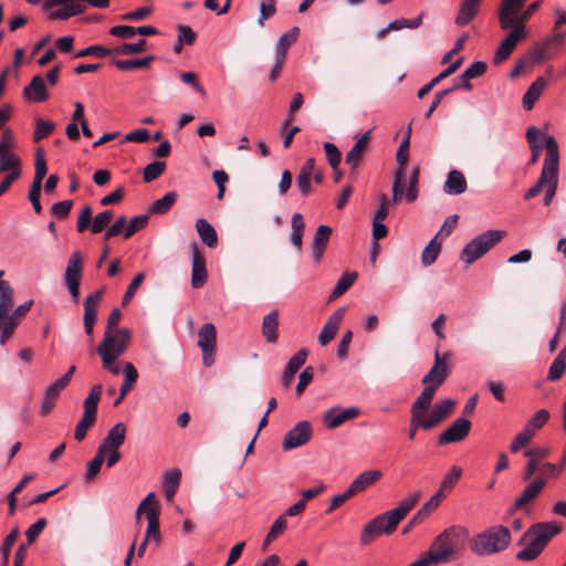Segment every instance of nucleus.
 Wrapping results in <instances>:
<instances>
[{
	"label": "nucleus",
	"instance_id": "1",
	"mask_svg": "<svg viewBox=\"0 0 566 566\" xmlns=\"http://www.w3.org/2000/svg\"><path fill=\"white\" fill-rule=\"evenodd\" d=\"M431 405L427 403V397L417 398L410 409L409 439L413 440L419 429L431 430L449 417L455 406V400L443 399L433 406L431 412L426 415Z\"/></svg>",
	"mask_w": 566,
	"mask_h": 566
},
{
	"label": "nucleus",
	"instance_id": "2",
	"mask_svg": "<svg viewBox=\"0 0 566 566\" xmlns=\"http://www.w3.org/2000/svg\"><path fill=\"white\" fill-rule=\"evenodd\" d=\"M560 531V526L554 522L533 524L517 542V545L523 548L516 554V558L524 562L536 559L549 541Z\"/></svg>",
	"mask_w": 566,
	"mask_h": 566
},
{
	"label": "nucleus",
	"instance_id": "3",
	"mask_svg": "<svg viewBox=\"0 0 566 566\" xmlns=\"http://www.w3.org/2000/svg\"><path fill=\"white\" fill-rule=\"evenodd\" d=\"M511 542L510 530L502 525L488 528L471 541V549L476 555L486 556L503 552Z\"/></svg>",
	"mask_w": 566,
	"mask_h": 566
},
{
	"label": "nucleus",
	"instance_id": "4",
	"mask_svg": "<svg viewBox=\"0 0 566 566\" xmlns=\"http://www.w3.org/2000/svg\"><path fill=\"white\" fill-rule=\"evenodd\" d=\"M460 539V530L451 526L439 534L432 542L429 551V558L437 565L448 563L455 558L457 547Z\"/></svg>",
	"mask_w": 566,
	"mask_h": 566
},
{
	"label": "nucleus",
	"instance_id": "5",
	"mask_svg": "<svg viewBox=\"0 0 566 566\" xmlns=\"http://www.w3.org/2000/svg\"><path fill=\"white\" fill-rule=\"evenodd\" d=\"M505 235L506 232L504 230L497 229L483 232L462 249V260H464L468 265L474 263L478 259L488 253Z\"/></svg>",
	"mask_w": 566,
	"mask_h": 566
},
{
	"label": "nucleus",
	"instance_id": "6",
	"mask_svg": "<svg viewBox=\"0 0 566 566\" xmlns=\"http://www.w3.org/2000/svg\"><path fill=\"white\" fill-rule=\"evenodd\" d=\"M399 523L400 521L392 515L390 510L377 515L363 527L360 533V544L367 546L373 543L375 538L381 535L392 534Z\"/></svg>",
	"mask_w": 566,
	"mask_h": 566
},
{
	"label": "nucleus",
	"instance_id": "7",
	"mask_svg": "<svg viewBox=\"0 0 566 566\" xmlns=\"http://www.w3.org/2000/svg\"><path fill=\"white\" fill-rule=\"evenodd\" d=\"M545 139V158L541 175L535 182L525 193L524 199L530 200L538 196L547 185V179L551 177V171L555 160H559V149L556 139L553 136H544Z\"/></svg>",
	"mask_w": 566,
	"mask_h": 566
},
{
	"label": "nucleus",
	"instance_id": "8",
	"mask_svg": "<svg viewBox=\"0 0 566 566\" xmlns=\"http://www.w3.org/2000/svg\"><path fill=\"white\" fill-rule=\"evenodd\" d=\"M18 142L13 130L4 128L0 137V174L22 172L21 158L14 153Z\"/></svg>",
	"mask_w": 566,
	"mask_h": 566
},
{
	"label": "nucleus",
	"instance_id": "9",
	"mask_svg": "<svg viewBox=\"0 0 566 566\" xmlns=\"http://www.w3.org/2000/svg\"><path fill=\"white\" fill-rule=\"evenodd\" d=\"M145 513L147 518V530L145 533L146 541L153 542L155 545H159L161 541L159 530V514L160 507L155 499V493H149L138 505L136 515L139 518L140 514Z\"/></svg>",
	"mask_w": 566,
	"mask_h": 566
},
{
	"label": "nucleus",
	"instance_id": "10",
	"mask_svg": "<svg viewBox=\"0 0 566 566\" xmlns=\"http://www.w3.org/2000/svg\"><path fill=\"white\" fill-rule=\"evenodd\" d=\"M447 373V354L444 355V357H441L437 352L433 367L422 379L424 388L418 398H422L423 396H426L427 403L431 405L434 392L444 381Z\"/></svg>",
	"mask_w": 566,
	"mask_h": 566
},
{
	"label": "nucleus",
	"instance_id": "11",
	"mask_svg": "<svg viewBox=\"0 0 566 566\" xmlns=\"http://www.w3.org/2000/svg\"><path fill=\"white\" fill-rule=\"evenodd\" d=\"M549 419V412L546 409L538 410L525 424L523 430L517 433L511 443V452L516 453L526 447Z\"/></svg>",
	"mask_w": 566,
	"mask_h": 566
},
{
	"label": "nucleus",
	"instance_id": "12",
	"mask_svg": "<svg viewBox=\"0 0 566 566\" xmlns=\"http://www.w3.org/2000/svg\"><path fill=\"white\" fill-rule=\"evenodd\" d=\"M43 9L48 12L50 20H67L82 14L86 10V4L81 3L80 0H46Z\"/></svg>",
	"mask_w": 566,
	"mask_h": 566
},
{
	"label": "nucleus",
	"instance_id": "13",
	"mask_svg": "<svg viewBox=\"0 0 566 566\" xmlns=\"http://www.w3.org/2000/svg\"><path fill=\"white\" fill-rule=\"evenodd\" d=\"M130 343V332L119 328L115 332H105L103 342L97 346V353H109L113 356H122Z\"/></svg>",
	"mask_w": 566,
	"mask_h": 566
},
{
	"label": "nucleus",
	"instance_id": "14",
	"mask_svg": "<svg viewBox=\"0 0 566 566\" xmlns=\"http://www.w3.org/2000/svg\"><path fill=\"white\" fill-rule=\"evenodd\" d=\"M83 273V258L80 251H74L67 261L64 280L66 287L76 302L80 297V283Z\"/></svg>",
	"mask_w": 566,
	"mask_h": 566
},
{
	"label": "nucleus",
	"instance_id": "15",
	"mask_svg": "<svg viewBox=\"0 0 566 566\" xmlns=\"http://www.w3.org/2000/svg\"><path fill=\"white\" fill-rule=\"evenodd\" d=\"M217 329L212 323H205L198 332V346L202 352V363L210 367L214 363Z\"/></svg>",
	"mask_w": 566,
	"mask_h": 566
},
{
	"label": "nucleus",
	"instance_id": "16",
	"mask_svg": "<svg viewBox=\"0 0 566 566\" xmlns=\"http://www.w3.org/2000/svg\"><path fill=\"white\" fill-rule=\"evenodd\" d=\"M312 437L308 421L297 422L283 438L282 448L285 451L304 446Z\"/></svg>",
	"mask_w": 566,
	"mask_h": 566
},
{
	"label": "nucleus",
	"instance_id": "17",
	"mask_svg": "<svg viewBox=\"0 0 566 566\" xmlns=\"http://www.w3.org/2000/svg\"><path fill=\"white\" fill-rule=\"evenodd\" d=\"M544 486V478L535 476V479L525 486L521 495L515 500L512 509L510 510V514H513L516 510H525L530 513L527 505L538 496Z\"/></svg>",
	"mask_w": 566,
	"mask_h": 566
},
{
	"label": "nucleus",
	"instance_id": "18",
	"mask_svg": "<svg viewBox=\"0 0 566 566\" xmlns=\"http://www.w3.org/2000/svg\"><path fill=\"white\" fill-rule=\"evenodd\" d=\"M358 415L359 409L356 407H350L347 409L334 407L324 412L323 422L327 429H336L344 422L356 418Z\"/></svg>",
	"mask_w": 566,
	"mask_h": 566
},
{
	"label": "nucleus",
	"instance_id": "19",
	"mask_svg": "<svg viewBox=\"0 0 566 566\" xmlns=\"http://www.w3.org/2000/svg\"><path fill=\"white\" fill-rule=\"evenodd\" d=\"M527 0H502L499 10L500 27L503 30H510L515 24L516 15L523 9Z\"/></svg>",
	"mask_w": 566,
	"mask_h": 566
},
{
	"label": "nucleus",
	"instance_id": "20",
	"mask_svg": "<svg viewBox=\"0 0 566 566\" xmlns=\"http://www.w3.org/2000/svg\"><path fill=\"white\" fill-rule=\"evenodd\" d=\"M526 36V32L517 29H511L505 39L500 43L494 57V64L499 65L504 62L513 52L516 44Z\"/></svg>",
	"mask_w": 566,
	"mask_h": 566
},
{
	"label": "nucleus",
	"instance_id": "21",
	"mask_svg": "<svg viewBox=\"0 0 566 566\" xmlns=\"http://www.w3.org/2000/svg\"><path fill=\"white\" fill-rule=\"evenodd\" d=\"M208 279L206 269V260L201 255L197 243L192 244V268H191V286L193 289L202 287Z\"/></svg>",
	"mask_w": 566,
	"mask_h": 566
},
{
	"label": "nucleus",
	"instance_id": "22",
	"mask_svg": "<svg viewBox=\"0 0 566 566\" xmlns=\"http://www.w3.org/2000/svg\"><path fill=\"white\" fill-rule=\"evenodd\" d=\"M370 130L363 134L354 144L352 149L346 154L345 163L350 167L352 174L359 167L369 144Z\"/></svg>",
	"mask_w": 566,
	"mask_h": 566
},
{
	"label": "nucleus",
	"instance_id": "23",
	"mask_svg": "<svg viewBox=\"0 0 566 566\" xmlns=\"http://www.w3.org/2000/svg\"><path fill=\"white\" fill-rule=\"evenodd\" d=\"M344 314L345 308L339 307L327 318V322L318 335V342L322 346H326L335 337L344 318Z\"/></svg>",
	"mask_w": 566,
	"mask_h": 566
},
{
	"label": "nucleus",
	"instance_id": "24",
	"mask_svg": "<svg viewBox=\"0 0 566 566\" xmlns=\"http://www.w3.org/2000/svg\"><path fill=\"white\" fill-rule=\"evenodd\" d=\"M23 97L32 103L45 102L49 98L45 82L41 75L32 77L29 85L23 88Z\"/></svg>",
	"mask_w": 566,
	"mask_h": 566
},
{
	"label": "nucleus",
	"instance_id": "25",
	"mask_svg": "<svg viewBox=\"0 0 566 566\" xmlns=\"http://www.w3.org/2000/svg\"><path fill=\"white\" fill-rule=\"evenodd\" d=\"M125 437L126 426L123 422H118L109 429L106 438L99 444L97 450L102 451L104 454H107L109 449H119V447L125 441Z\"/></svg>",
	"mask_w": 566,
	"mask_h": 566
},
{
	"label": "nucleus",
	"instance_id": "26",
	"mask_svg": "<svg viewBox=\"0 0 566 566\" xmlns=\"http://www.w3.org/2000/svg\"><path fill=\"white\" fill-rule=\"evenodd\" d=\"M332 231V228L325 224H322L316 229L312 240L313 258L316 263H319L324 255L331 239Z\"/></svg>",
	"mask_w": 566,
	"mask_h": 566
},
{
	"label": "nucleus",
	"instance_id": "27",
	"mask_svg": "<svg viewBox=\"0 0 566 566\" xmlns=\"http://www.w3.org/2000/svg\"><path fill=\"white\" fill-rule=\"evenodd\" d=\"M307 358V350L300 349L294 356L290 358L286 364L285 370L282 375V385L287 388L294 379L295 374L305 364Z\"/></svg>",
	"mask_w": 566,
	"mask_h": 566
},
{
	"label": "nucleus",
	"instance_id": "28",
	"mask_svg": "<svg viewBox=\"0 0 566 566\" xmlns=\"http://www.w3.org/2000/svg\"><path fill=\"white\" fill-rule=\"evenodd\" d=\"M33 301H27L23 304L19 305L12 313L9 312L7 318L4 319V337L8 335H13L17 327L27 315V313L32 307Z\"/></svg>",
	"mask_w": 566,
	"mask_h": 566
},
{
	"label": "nucleus",
	"instance_id": "29",
	"mask_svg": "<svg viewBox=\"0 0 566 566\" xmlns=\"http://www.w3.org/2000/svg\"><path fill=\"white\" fill-rule=\"evenodd\" d=\"M279 312L277 310L271 311L264 316L262 322V334L265 340L270 344H274L279 338Z\"/></svg>",
	"mask_w": 566,
	"mask_h": 566
},
{
	"label": "nucleus",
	"instance_id": "30",
	"mask_svg": "<svg viewBox=\"0 0 566 566\" xmlns=\"http://www.w3.org/2000/svg\"><path fill=\"white\" fill-rule=\"evenodd\" d=\"M14 291L8 281L0 280V322H4L13 307Z\"/></svg>",
	"mask_w": 566,
	"mask_h": 566
},
{
	"label": "nucleus",
	"instance_id": "31",
	"mask_svg": "<svg viewBox=\"0 0 566 566\" xmlns=\"http://www.w3.org/2000/svg\"><path fill=\"white\" fill-rule=\"evenodd\" d=\"M196 230L200 240L209 248L218 244V234L214 228L203 218L196 221Z\"/></svg>",
	"mask_w": 566,
	"mask_h": 566
},
{
	"label": "nucleus",
	"instance_id": "32",
	"mask_svg": "<svg viewBox=\"0 0 566 566\" xmlns=\"http://www.w3.org/2000/svg\"><path fill=\"white\" fill-rule=\"evenodd\" d=\"M421 497L420 491H413L409 493L403 500H401L398 505L390 510L392 512V515L398 520L402 521L408 513L417 505Z\"/></svg>",
	"mask_w": 566,
	"mask_h": 566
},
{
	"label": "nucleus",
	"instance_id": "33",
	"mask_svg": "<svg viewBox=\"0 0 566 566\" xmlns=\"http://www.w3.org/2000/svg\"><path fill=\"white\" fill-rule=\"evenodd\" d=\"M546 85L547 82L542 76L537 77V80L531 84L522 99L523 107L526 111H531L534 107L535 102L538 99Z\"/></svg>",
	"mask_w": 566,
	"mask_h": 566
},
{
	"label": "nucleus",
	"instance_id": "34",
	"mask_svg": "<svg viewBox=\"0 0 566 566\" xmlns=\"http://www.w3.org/2000/svg\"><path fill=\"white\" fill-rule=\"evenodd\" d=\"M382 476L381 471L379 470H368L358 474L352 482V485L356 490L357 493L363 492L377 481H379Z\"/></svg>",
	"mask_w": 566,
	"mask_h": 566
},
{
	"label": "nucleus",
	"instance_id": "35",
	"mask_svg": "<svg viewBox=\"0 0 566 566\" xmlns=\"http://www.w3.org/2000/svg\"><path fill=\"white\" fill-rule=\"evenodd\" d=\"M544 60L543 50H530L511 71V77H517L527 66Z\"/></svg>",
	"mask_w": 566,
	"mask_h": 566
},
{
	"label": "nucleus",
	"instance_id": "36",
	"mask_svg": "<svg viewBox=\"0 0 566 566\" xmlns=\"http://www.w3.org/2000/svg\"><path fill=\"white\" fill-rule=\"evenodd\" d=\"M74 371H75V366H71L69 371L66 374H64L63 376H61L55 381L51 382L45 388L43 394L45 396L56 400L57 397L60 396V394L62 392V390H64L69 386Z\"/></svg>",
	"mask_w": 566,
	"mask_h": 566
},
{
	"label": "nucleus",
	"instance_id": "37",
	"mask_svg": "<svg viewBox=\"0 0 566 566\" xmlns=\"http://www.w3.org/2000/svg\"><path fill=\"white\" fill-rule=\"evenodd\" d=\"M291 234L290 240L291 243L297 249H302L303 244V234L305 230V222L303 216L298 212L294 213L291 219Z\"/></svg>",
	"mask_w": 566,
	"mask_h": 566
},
{
	"label": "nucleus",
	"instance_id": "38",
	"mask_svg": "<svg viewBox=\"0 0 566 566\" xmlns=\"http://www.w3.org/2000/svg\"><path fill=\"white\" fill-rule=\"evenodd\" d=\"M551 177L547 179V185L545 186V197H544V205L549 206L556 196L557 187H558V180H559V160H555Z\"/></svg>",
	"mask_w": 566,
	"mask_h": 566
},
{
	"label": "nucleus",
	"instance_id": "39",
	"mask_svg": "<svg viewBox=\"0 0 566 566\" xmlns=\"http://www.w3.org/2000/svg\"><path fill=\"white\" fill-rule=\"evenodd\" d=\"M300 29L294 27L289 32L282 34L276 43L275 55L285 59L289 48L297 40Z\"/></svg>",
	"mask_w": 566,
	"mask_h": 566
},
{
	"label": "nucleus",
	"instance_id": "40",
	"mask_svg": "<svg viewBox=\"0 0 566 566\" xmlns=\"http://www.w3.org/2000/svg\"><path fill=\"white\" fill-rule=\"evenodd\" d=\"M460 481V468L458 465H453L450 472L443 478L439 490L436 492L442 499H446L447 495L452 491V489Z\"/></svg>",
	"mask_w": 566,
	"mask_h": 566
},
{
	"label": "nucleus",
	"instance_id": "41",
	"mask_svg": "<svg viewBox=\"0 0 566 566\" xmlns=\"http://www.w3.org/2000/svg\"><path fill=\"white\" fill-rule=\"evenodd\" d=\"M181 479L179 470H171L166 472L164 479V493L168 501H171L177 492Z\"/></svg>",
	"mask_w": 566,
	"mask_h": 566
},
{
	"label": "nucleus",
	"instance_id": "42",
	"mask_svg": "<svg viewBox=\"0 0 566 566\" xmlns=\"http://www.w3.org/2000/svg\"><path fill=\"white\" fill-rule=\"evenodd\" d=\"M103 391L102 385H94L84 400V413L96 418L97 406Z\"/></svg>",
	"mask_w": 566,
	"mask_h": 566
},
{
	"label": "nucleus",
	"instance_id": "43",
	"mask_svg": "<svg viewBox=\"0 0 566 566\" xmlns=\"http://www.w3.org/2000/svg\"><path fill=\"white\" fill-rule=\"evenodd\" d=\"M357 273L356 272H346L344 273L339 280L337 281L334 290L329 295V301H334L342 296L356 281Z\"/></svg>",
	"mask_w": 566,
	"mask_h": 566
},
{
	"label": "nucleus",
	"instance_id": "44",
	"mask_svg": "<svg viewBox=\"0 0 566 566\" xmlns=\"http://www.w3.org/2000/svg\"><path fill=\"white\" fill-rule=\"evenodd\" d=\"M442 242L433 238L422 250L421 263L424 266H430L436 262L441 252Z\"/></svg>",
	"mask_w": 566,
	"mask_h": 566
},
{
	"label": "nucleus",
	"instance_id": "45",
	"mask_svg": "<svg viewBox=\"0 0 566 566\" xmlns=\"http://www.w3.org/2000/svg\"><path fill=\"white\" fill-rule=\"evenodd\" d=\"M154 59V55H148L143 59L114 60L113 64L120 71H130L134 69L148 67Z\"/></svg>",
	"mask_w": 566,
	"mask_h": 566
},
{
	"label": "nucleus",
	"instance_id": "46",
	"mask_svg": "<svg viewBox=\"0 0 566 566\" xmlns=\"http://www.w3.org/2000/svg\"><path fill=\"white\" fill-rule=\"evenodd\" d=\"M177 192H167L163 198L156 200L149 208V212L153 214L166 213L177 200Z\"/></svg>",
	"mask_w": 566,
	"mask_h": 566
},
{
	"label": "nucleus",
	"instance_id": "47",
	"mask_svg": "<svg viewBox=\"0 0 566 566\" xmlns=\"http://www.w3.org/2000/svg\"><path fill=\"white\" fill-rule=\"evenodd\" d=\"M566 370V355L562 352L556 356V358L553 360L549 369L547 378L551 381H556L562 378Z\"/></svg>",
	"mask_w": 566,
	"mask_h": 566
},
{
	"label": "nucleus",
	"instance_id": "48",
	"mask_svg": "<svg viewBox=\"0 0 566 566\" xmlns=\"http://www.w3.org/2000/svg\"><path fill=\"white\" fill-rule=\"evenodd\" d=\"M542 2L535 1L531 3L526 10L520 11L518 14L515 17V24L511 27V29H517L522 32H525V23L526 21L541 8Z\"/></svg>",
	"mask_w": 566,
	"mask_h": 566
},
{
	"label": "nucleus",
	"instance_id": "49",
	"mask_svg": "<svg viewBox=\"0 0 566 566\" xmlns=\"http://www.w3.org/2000/svg\"><path fill=\"white\" fill-rule=\"evenodd\" d=\"M48 172L46 161L44 158V153L42 148H38L35 151V169H34V178L33 185H41L43 179Z\"/></svg>",
	"mask_w": 566,
	"mask_h": 566
},
{
	"label": "nucleus",
	"instance_id": "50",
	"mask_svg": "<svg viewBox=\"0 0 566 566\" xmlns=\"http://www.w3.org/2000/svg\"><path fill=\"white\" fill-rule=\"evenodd\" d=\"M55 129V123L48 119L38 118L35 119V128L33 133V140L35 143L48 137Z\"/></svg>",
	"mask_w": 566,
	"mask_h": 566
},
{
	"label": "nucleus",
	"instance_id": "51",
	"mask_svg": "<svg viewBox=\"0 0 566 566\" xmlns=\"http://www.w3.org/2000/svg\"><path fill=\"white\" fill-rule=\"evenodd\" d=\"M482 0H462V25L471 22L479 13Z\"/></svg>",
	"mask_w": 566,
	"mask_h": 566
},
{
	"label": "nucleus",
	"instance_id": "52",
	"mask_svg": "<svg viewBox=\"0 0 566 566\" xmlns=\"http://www.w3.org/2000/svg\"><path fill=\"white\" fill-rule=\"evenodd\" d=\"M458 441H460V418H457L451 427L443 431L438 438V442L441 446Z\"/></svg>",
	"mask_w": 566,
	"mask_h": 566
},
{
	"label": "nucleus",
	"instance_id": "53",
	"mask_svg": "<svg viewBox=\"0 0 566 566\" xmlns=\"http://www.w3.org/2000/svg\"><path fill=\"white\" fill-rule=\"evenodd\" d=\"M113 53L122 55L137 54L146 51V40L142 39L137 43H123L116 48H111Z\"/></svg>",
	"mask_w": 566,
	"mask_h": 566
},
{
	"label": "nucleus",
	"instance_id": "54",
	"mask_svg": "<svg viewBox=\"0 0 566 566\" xmlns=\"http://www.w3.org/2000/svg\"><path fill=\"white\" fill-rule=\"evenodd\" d=\"M113 216V211L111 210H105L103 212L97 213L91 223L92 233H99L104 229H106L109 226Z\"/></svg>",
	"mask_w": 566,
	"mask_h": 566
},
{
	"label": "nucleus",
	"instance_id": "55",
	"mask_svg": "<svg viewBox=\"0 0 566 566\" xmlns=\"http://www.w3.org/2000/svg\"><path fill=\"white\" fill-rule=\"evenodd\" d=\"M106 454L102 451L97 450L95 457L87 463V469L85 473V480H93L101 471V468L105 461Z\"/></svg>",
	"mask_w": 566,
	"mask_h": 566
},
{
	"label": "nucleus",
	"instance_id": "56",
	"mask_svg": "<svg viewBox=\"0 0 566 566\" xmlns=\"http://www.w3.org/2000/svg\"><path fill=\"white\" fill-rule=\"evenodd\" d=\"M166 169V163L154 161L147 165L144 169L143 178L145 182H151L159 178Z\"/></svg>",
	"mask_w": 566,
	"mask_h": 566
},
{
	"label": "nucleus",
	"instance_id": "57",
	"mask_svg": "<svg viewBox=\"0 0 566 566\" xmlns=\"http://www.w3.org/2000/svg\"><path fill=\"white\" fill-rule=\"evenodd\" d=\"M96 418L83 413L81 420L75 427L74 439L76 441H83L86 437L87 430L95 423Z\"/></svg>",
	"mask_w": 566,
	"mask_h": 566
},
{
	"label": "nucleus",
	"instance_id": "58",
	"mask_svg": "<svg viewBox=\"0 0 566 566\" xmlns=\"http://www.w3.org/2000/svg\"><path fill=\"white\" fill-rule=\"evenodd\" d=\"M113 54V50L111 48H106L103 45H91L85 49L80 50L75 57H84V56H96V57H105Z\"/></svg>",
	"mask_w": 566,
	"mask_h": 566
},
{
	"label": "nucleus",
	"instance_id": "59",
	"mask_svg": "<svg viewBox=\"0 0 566 566\" xmlns=\"http://www.w3.org/2000/svg\"><path fill=\"white\" fill-rule=\"evenodd\" d=\"M423 15H424L423 13H420L415 19H405V18L397 19L395 21H391L388 24V29H391V30H395V31L401 30L403 28L417 29V28H419L421 25Z\"/></svg>",
	"mask_w": 566,
	"mask_h": 566
},
{
	"label": "nucleus",
	"instance_id": "60",
	"mask_svg": "<svg viewBox=\"0 0 566 566\" xmlns=\"http://www.w3.org/2000/svg\"><path fill=\"white\" fill-rule=\"evenodd\" d=\"M408 156H409V137L402 140L400 144L397 154L396 159L398 164V168L396 171H401V176H406V167L408 163Z\"/></svg>",
	"mask_w": 566,
	"mask_h": 566
},
{
	"label": "nucleus",
	"instance_id": "61",
	"mask_svg": "<svg viewBox=\"0 0 566 566\" xmlns=\"http://www.w3.org/2000/svg\"><path fill=\"white\" fill-rule=\"evenodd\" d=\"M148 216L147 214H142V216H136L134 217L128 226L126 227L125 231H124V238L125 239H129L130 237H133L136 232L140 231L142 229H144L147 223H148Z\"/></svg>",
	"mask_w": 566,
	"mask_h": 566
},
{
	"label": "nucleus",
	"instance_id": "62",
	"mask_svg": "<svg viewBox=\"0 0 566 566\" xmlns=\"http://www.w3.org/2000/svg\"><path fill=\"white\" fill-rule=\"evenodd\" d=\"M323 147H324V150L326 154V159H327L331 168L336 169V166H339L340 160H342V154H340L339 149L337 148V146L335 144L329 143V142L324 143Z\"/></svg>",
	"mask_w": 566,
	"mask_h": 566
},
{
	"label": "nucleus",
	"instance_id": "63",
	"mask_svg": "<svg viewBox=\"0 0 566 566\" xmlns=\"http://www.w3.org/2000/svg\"><path fill=\"white\" fill-rule=\"evenodd\" d=\"M458 222H459L458 214L449 216L444 220L442 227L440 228L439 232L434 235V238L442 242L443 239H446L448 235H450L452 233V231L457 228Z\"/></svg>",
	"mask_w": 566,
	"mask_h": 566
},
{
	"label": "nucleus",
	"instance_id": "64",
	"mask_svg": "<svg viewBox=\"0 0 566 566\" xmlns=\"http://www.w3.org/2000/svg\"><path fill=\"white\" fill-rule=\"evenodd\" d=\"M144 280H145V273H143V272H140L134 276V279L129 283V285L123 296L122 304L124 306L127 305L132 301L137 289L140 286V284L144 282Z\"/></svg>",
	"mask_w": 566,
	"mask_h": 566
}]
</instances>
